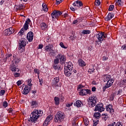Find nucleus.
<instances>
[{
    "label": "nucleus",
    "instance_id": "36",
    "mask_svg": "<svg viewBox=\"0 0 126 126\" xmlns=\"http://www.w3.org/2000/svg\"><path fill=\"white\" fill-rule=\"evenodd\" d=\"M37 102H36V101H32V108H34L35 107H37Z\"/></svg>",
    "mask_w": 126,
    "mask_h": 126
},
{
    "label": "nucleus",
    "instance_id": "30",
    "mask_svg": "<svg viewBox=\"0 0 126 126\" xmlns=\"http://www.w3.org/2000/svg\"><path fill=\"white\" fill-rule=\"evenodd\" d=\"M55 104L56 106L60 105V97L55 96L54 98Z\"/></svg>",
    "mask_w": 126,
    "mask_h": 126
},
{
    "label": "nucleus",
    "instance_id": "28",
    "mask_svg": "<svg viewBox=\"0 0 126 126\" xmlns=\"http://www.w3.org/2000/svg\"><path fill=\"white\" fill-rule=\"evenodd\" d=\"M83 119L85 126H88V125H89V119H88V118L86 117H84Z\"/></svg>",
    "mask_w": 126,
    "mask_h": 126
},
{
    "label": "nucleus",
    "instance_id": "26",
    "mask_svg": "<svg viewBox=\"0 0 126 126\" xmlns=\"http://www.w3.org/2000/svg\"><path fill=\"white\" fill-rule=\"evenodd\" d=\"M10 69L11 71H13L14 72H15L17 71V72H19V69L16 68V66L14 65H12L10 67Z\"/></svg>",
    "mask_w": 126,
    "mask_h": 126
},
{
    "label": "nucleus",
    "instance_id": "13",
    "mask_svg": "<svg viewBox=\"0 0 126 126\" xmlns=\"http://www.w3.org/2000/svg\"><path fill=\"white\" fill-rule=\"evenodd\" d=\"M31 90H32V88L26 86L25 87L22 89V93L23 94V95H27V94H28V93H29Z\"/></svg>",
    "mask_w": 126,
    "mask_h": 126
},
{
    "label": "nucleus",
    "instance_id": "51",
    "mask_svg": "<svg viewBox=\"0 0 126 126\" xmlns=\"http://www.w3.org/2000/svg\"><path fill=\"white\" fill-rule=\"evenodd\" d=\"M23 8V4H20L19 6L17 7V9H19V10H21Z\"/></svg>",
    "mask_w": 126,
    "mask_h": 126
},
{
    "label": "nucleus",
    "instance_id": "16",
    "mask_svg": "<svg viewBox=\"0 0 126 126\" xmlns=\"http://www.w3.org/2000/svg\"><path fill=\"white\" fill-rule=\"evenodd\" d=\"M106 110L107 112H109L111 115H114L115 113V110L113 109V105L112 104L106 106Z\"/></svg>",
    "mask_w": 126,
    "mask_h": 126
},
{
    "label": "nucleus",
    "instance_id": "3",
    "mask_svg": "<svg viewBox=\"0 0 126 126\" xmlns=\"http://www.w3.org/2000/svg\"><path fill=\"white\" fill-rule=\"evenodd\" d=\"M60 63V59L58 58V55L55 57V59L53 61V63L52 65V67L55 70H61L62 68L61 67V65H59Z\"/></svg>",
    "mask_w": 126,
    "mask_h": 126
},
{
    "label": "nucleus",
    "instance_id": "9",
    "mask_svg": "<svg viewBox=\"0 0 126 126\" xmlns=\"http://www.w3.org/2000/svg\"><path fill=\"white\" fill-rule=\"evenodd\" d=\"M63 14V13L62 12L59 11V10H54L52 13H51V16L53 20L55 19V18H56V19H58L61 15Z\"/></svg>",
    "mask_w": 126,
    "mask_h": 126
},
{
    "label": "nucleus",
    "instance_id": "63",
    "mask_svg": "<svg viewBox=\"0 0 126 126\" xmlns=\"http://www.w3.org/2000/svg\"><path fill=\"white\" fill-rule=\"evenodd\" d=\"M21 84H22V82H21V81H18L17 82V85H18V86H20V85H21Z\"/></svg>",
    "mask_w": 126,
    "mask_h": 126
},
{
    "label": "nucleus",
    "instance_id": "50",
    "mask_svg": "<svg viewBox=\"0 0 126 126\" xmlns=\"http://www.w3.org/2000/svg\"><path fill=\"white\" fill-rule=\"evenodd\" d=\"M100 4H101L100 0H95V5H100Z\"/></svg>",
    "mask_w": 126,
    "mask_h": 126
},
{
    "label": "nucleus",
    "instance_id": "39",
    "mask_svg": "<svg viewBox=\"0 0 126 126\" xmlns=\"http://www.w3.org/2000/svg\"><path fill=\"white\" fill-rule=\"evenodd\" d=\"M82 34H90V33H91V31L90 30H84L82 31Z\"/></svg>",
    "mask_w": 126,
    "mask_h": 126
},
{
    "label": "nucleus",
    "instance_id": "34",
    "mask_svg": "<svg viewBox=\"0 0 126 126\" xmlns=\"http://www.w3.org/2000/svg\"><path fill=\"white\" fill-rule=\"evenodd\" d=\"M42 9L43 11H46V12L48 10V8L47 7V5H46V3H42Z\"/></svg>",
    "mask_w": 126,
    "mask_h": 126
},
{
    "label": "nucleus",
    "instance_id": "10",
    "mask_svg": "<svg viewBox=\"0 0 126 126\" xmlns=\"http://www.w3.org/2000/svg\"><path fill=\"white\" fill-rule=\"evenodd\" d=\"M57 57L59 61L60 60V63L61 64H64V63H65V61H66V59L64 55L61 54H58Z\"/></svg>",
    "mask_w": 126,
    "mask_h": 126
},
{
    "label": "nucleus",
    "instance_id": "12",
    "mask_svg": "<svg viewBox=\"0 0 126 126\" xmlns=\"http://www.w3.org/2000/svg\"><path fill=\"white\" fill-rule=\"evenodd\" d=\"M95 111H98L99 113H102V112L105 111V107H104V105L102 103H100L95 106Z\"/></svg>",
    "mask_w": 126,
    "mask_h": 126
},
{
    "label": "nucleus",
    "instance_id": "55",
    "mask_svg": "<svg viewBox=\"0 0 126 126\" xmlns=\"http://www.w3.org/2000/svg\"><path fill=\"white\" fill-rule=\"evenodd\" d=\"M63 0H56L57 4H60L61 2H63Z\"/></svg>",
    "mask_w": 126,
    "mask_h": 126
},
{
    "label": "nucleus",
    "instance_id": "52",
    "mask_svg": "<svg viewBox=\"0 0 126 126\" xmlns=\"http://www.w3.org/2000/svg\"><path fill=\"white\" fill-rule=\"evenodd\" d=\"M17 72H18L16 71V72L14 73V75L15 77H19V76H20V73Z\"/></svg>",
    "mask_w": 126,
    "mask_h": 126
},
{
    "label": "nucleus",
    "instance_id": "7",
    "mask_svg": "<svg viewBox=\"0 0 126 126\" xmlns=\"http://www.w3.org/2000/svg\"><path fill=\"white\" fill-rule=\"evenodd\" d=\"M80 96H86V95H91V90L89 89H81L79 92Z\"/></svg>",
    "mask_w": 126,
    "mask_h": 126
},
{
    "label": "nucleus",
    "instance_id": "37",
    "mask_svg": "<svg viewBox=\"0 0 126 126\" xmlns=\"http://www.w3.org/2000/svg\"><path fill=\"white\" fill-rule=\"evenodd\" d=\"M25 47L19 46V51L20 52V53H23V52H24L25 51Z\"/></svg>",
    "mask_w": 126,
    "mask_h": 126
},
{
    "label": "nucleus",
    "instance_id": "33",
    "mask_svg": "<svg viewBox=\"0 0 126 126\" xmlns=\"http://www.w3.org/2000/svg\"><path fill=\"white\" fill-rule=\"evenodd\" d=\"M115 5H118V6H121L123 4L122 3V0H115Z\"/></svg>",
    "mask_w": 126,
    "mask_h": 126
},
{
    "label": "nucleus",
    "instance_id": "24",
    "mask_svg": "<svg viewBox=\"0 0 126 126\" xmlns=\"http://www.w3.org/2000/svg\"><path fill=\"white\" fill-rule=\"evenodd\" d=\"M114 17V14L112 13H109L107 17L105 18L106 21H110Z\"/></svg>",
    "mask_w": 126,
    "mask_h": 126
},
{
    "label": "nucleus",
    "instance_id": "27",
    "mask_svg": "<svg viewBox=\"0 0 126 126\" xmlns=\"http://www.w3.org/2000/svg\"><path fill=\"white\" fill-rule=\"evenodd\" d=\"M66 69H69L70 70H72V68H73V65H72V63L71 62H68L67 63V66L65 68Z\"/></svg>",
    "mask_w": 126,
    "mask_h": 126
},
{
    "label": "nucleus",
    "instance_id": "64",
    "mask_svg": "<svg viewBox=\"0 0 126 126\" xmlns=\"http://www.w3.org/2000/svg\"><path fill=\"white\" fill-rule=\"evenodd\" d=\"M8 113H12V111H13V109L12 108H9L8 110H7Z\"/></svg>",
    "mask_w": 126,
    "mask_h": 126
},
{
    "label": "nucleus",
    "instance_id": "56",
    "mask_svg": "<svg viewBox=\"0 0 126 126\" xmlns=\"http://www.w3.org/2000/svg\"><path fill=\"white\" fill-rule=\"evenodd\" d=\"M107 126H116V122H114L108 125Z\"/></svg>",
    "mask_w": 126,
    "mask_h": 126
},
{
    "label": "nucleus",
    "instance_id": "54",
    "mask_svg": "<svg viewBox=\"0 0 126 126\" xmlns=\"http://www.w3.org/2000/svg\"><path fill=\"white\" fill-rule=\"evenodd\" d=\"M121 50L126 51V44L123 45L121 47Z\"/></svg>",
    "mask_w": 126,
    "mask_h": 126
},
{
    "label": "nucleus",
    "instance_id": "31",
    "mask_svg": "<svg viewBox=\"0 0 126 126\" xmlns=\"http://www.w3.org/2000/svg\"><path fill=\"white\" fill-rule=\"evenodd\" d=\"M81 21H82V20L81 19V18H77L76 20H75L74 21H73L72 22V24H79L80 22H81Z\"/></svg>",
    "mask_w": 126,
    "mask_h": 126
},
{
    "label": "nucleus",
    "instance_id": "6",
    "mask_svg": "<svg viewBox=\"0 0 126 126\" xmlns=\"http://www.w3.org/2000/svg\"><path fill=\"white\" fill-rule=\"evenodd\" d=\"M107 36V34L104 32H99L96 35V37L98 39V41H95L96 44H98V42H100V43H102L103 41H104V39L106 38Z\"/></svg>",
    "mask_w": 126,
    "mask_h": 126
},
{
    "label": "nucleus",
    "instance_id": "22",
    "mask_svg": "<svg viewBox=\"0 0 126 126\" xmlns=\"http://www.w3.org/2000/svg\"><path fill=\"white\" fill-rule=\"evenodd\" d=\"M74 106L77 107V108H80L83 106V103L80 100H77L74 103Z\"/></svg>",
    "mask_w": 126,
    "mask_h": 126
},
{
    "label": "nucleus",
    "instance_id": "62",
    "mask_svg": "<svg viewBox=\"0 0 126 126\" xmlns=\"http://www.w3.org/2000/svg\"><path fill=\"white\" fill-rule=\"evenodd\" d=\"M68 39H69V40H72V41H73V40H74V37H73V36H72V35L68 37Z\"/></svg>",
    "mask_w": 126,
    "mask_h": 126
},
{
    "label": "nucleus",
    "instance_id": "21",
    "mask_svg": "<svg viewBox=\"0 0 126 126\" xmlns=\"http://www.w3.org/2000/svg\"><path fill=\"white\" fill-rule=\"evenodd\" d=\"M103 78L104 82H106V81L112 80V76L108 74L103 75Z\"/></svg>",
    "mask_w": 126,
    "mask_h": 126
},
{
    "label": "nucleus",
    "instance_id": "14",
    "mask_svg": "<svg viewBox=\"0 0 126 126\" xmlns=\"http://www.w3.org/2000/svg\"><path fill=\"white\" fill-rule=\"evenodd\" d=\"M27 39L29 42H32L34 39V33L32 32H29L27 35Z\"/></svg>",
    "mask_w": 126,
    "mask_h": 126
},
{
    "label": "nucleus",
    "instance_id": "8",
    "mask_svg": "<svg viewBox=\"0 0 126 126\" xmlns=\"http://www.w3.org/2000/svg\"><path fill=\"white\" fill-rule=\"evenodd\" d=\"M114 81L115 79L114 78H112L111 80L106 81L107 83L105 84V86H104L102 88L103 92H105V91H106V89L109 88V87H111V86L113 85Z\"/></svg>",
    "mask_w": 126,
    "mask_h": 126
},
{
    "label": "nucleus",
    "instance_id": "40",
    "mask_svg": "<svg viewBox=\"0 0 126 126\" xmlns=\"http://www.w3.org/2000/svg\"><path fill=\"white\" fill-rule=\"evenodd\" d=\"M34 73L37 74L38 77H39V75L40 74V70L38 69L37 68H35L34 70Z\"/></svg>",
    "mask_w": 126,
    "mask_h": 126
},
{
    "label": "nucleus",
    "instance_id": "49",
    "mask_svg": "<svg viewBox=\"0 0 126 126\" xmlns=\"http://www.w3.org/2000/svg\"><path fill=\"white\" fill-rule=\"evenodd\" d=\"M95 70V69H94V68H92V69H89V70H88V72H89V73H93V72H94V71Z\"/></svg>",
    "mask_w": 126,
    "mask_h": 126
},
{
    "label": "nucleus",
    "instance_id": "60",
    "mask_svg": "<svg viewBox=\"0 0 126 126\" xmlns=\"http://www.w3.org/2000/svg\"><path fill=\"white\" fill-rule=\"evenodd\" d=\"M84 88V86L83 85H79L78 86V89H81V88Z\"/></svg>",
    "mask_w": 126,
    "mask_h": 126
},
{
    "label": "nucleus",
    "instance_id": "38",
    "mask_svg": "<svg viewBox=\"0 0 126 126\" xmlns=\"http://www.w3.org/2000/svg\"><path fill=\"white\" fill-rule=\"evenodd\" d=\"M102 119L104 120V121H107V119H108V115L106 114H102Z\"/></svg>",
    "mask_w": 126,
    "mask_h": 126
},
{
    "label": "nucleus",
    "instance_id": "41",
    "mask_svg": "<svg viewBox=\"0 0 126 126\" xmlns=\"http://www.w3.org/2000/svg\"><path fill=\"white\" fill-rule=\"evenodd\" d=\"M78 120H79V118H78V117H77V116H75L73 119L72 123L76 124V122H77V121H78Z\"/></svg>",
    "mask_w": 126,
    "mask_h": 126
},
{
    "label": "nucleus",
    "instance_id": "44",
    "mask_svg": "<svg viewBox=\"0 0 126 126\" xmlns=\"http://www.w3.org/2000/svg\"><path fill=\"white\" fill-rule=\"evenodd\" d=\"M62 13L63 14H61V16L64 18H66V17L68 16V14H67L66 13H63V12H62Z\"/></svg>",
    "mask_w": 126,
    "mask_h": 126
},
{
    "label": "nucleus",
    "instance_id": "53",
    "mask_svg": "<svg viewBox=\"0 0 126 126\" xmlns=\"http://www.w3.org/2000/svg\"><path fill=\"white\" fill-rule=\"evenodd\" d=\"M116 126H123V123L121 122H117L116 124Z\"/></svg>",
    "mask_w": 126,
    "mask_h": 126
},
{
    "label": "nucleus",
    "instance_id": "2",
    "mask_svg": "<svg viewBox=\"0 0 126 126\" xmlns=\"http://www.w3.org/2000/svg\"><path fill=\"white\" fill-rule=\"evenodd\" d=\"M65 117L64 113L62 111H59L55 116L54 122L55 123H62L63 122Z\"/></svg>",
    "mask_w": 126,
    "mask_h": 126
},
{
    "label": "nucleus",
    "instance_id": "32",
    "mask_svg": "<svg viewBox=\"0 0 126 126\" xmlns=\"http://www.w3.org/2000/svg\"><path fill=\"white\" fill-rule=\"evenodd\" d=\"M28 82V85H26V86H28L29 87H30L31 88H32V86H33V84L31 83L32 82V79H29L27 80Z\"/></svg>",
    "mask_w": 126,
    "mask_h": 126
},
{
    "label": "nucleus",
    "instance_id": "18",
    "mask_svg": "<svg viewBox=\"0 0 126 126\" xmlns=\"http://www.w3.org/2000/svg\"><path fill=\"white\" fill-rule=\"evenodd\" d=\"M53 48H54L53 45L48 44L45 47V51H46V52H50V54H53V52H54Z\"/></svg>",
    "mask_w": 126,
    "mask_h": 126
},
{
    "label": "nucleus",
    "instance_id": "20",
    "mask_svg": "<svg viewBox=\"0 0 126 126\" xmlns=\"http://www.w3.org/2000/svg\"><path fill=\"white\" fill-rule=\"evenodd\" d=\"M64 73L66 76L69 77L72 74V70L64 68Z\"/></svg>",
    "mask_w": 126,
    "mask_h": 126
},
{
    "label": "nucleus",
    "instance_id": "5",
    "mask_svg": "<svg viewBox=\"0 0 126 126\" xmlns=\"http://www.w3.org/2000/svg\"><path fill=\"white\" fill-rule=\"evenodd\" d=\"M51 85L53 88L61 87L62 84L60 82V78L58 77L54 78L52 81Z\"/></svg>",
    "mask_w": 126,
    "mask_h": 126
},
{
    "label": "nucleus",
    "instance_id": "1",
    "mask_svg": "<svg viewBox=\"0 0 126 126\" xmlns=\"http://www.w3.org/2000/svg\"><path fill=\"white\" fill-rule=\"evenodd\" d=\"M44 113L42 110L35 109L33 110L32 112L31 113L30 115V119L29 120V122L31 123H37V121H38V119L39 118H41L43 116Z\"/></svg>",
    "mask_w": 126,
    "mask_h": 126
},
{
    "label": "nucleus",
    "instance_id": "45",
    "mask_svg": "<svg viewBox=\"0 0 126 126\" xmlns=\"http://www.w3.org/2000/svg\"><path fill=\"white\" fill-rule=\"evenodd\" d=\"M60 46H61V48H63V49H67V47L64 46L63 44V42H61L60 43Z\"/></svg>",
    "mask_w": 126,
    "mask_h": 126
},
{
    "label": "nucleus",
    "instance_id": "42",
    "mask_svg": "<svg viewBox=\"0 0 126 126\" xmlns=\"http://www.w3.org/2000/svg\"><path fill=\"white\" fill-rule=\"evenodd\" d=\"M24 31H25V30L23 28H22L19 32V35L22 36V35H23V33H24Z\"/></svg>",
    "mask_w": 126,
    "mask_h": 126
},
{
    "label": "nucleus",
    "instance_id": "48",
    "mask_svg": "<svg viewBox=\"0 0 126 126\" xmlns=\"http://www.w3.org/2000/svg\"><path fill=\"white\" fill-rule=\"evenodd\" d=\"M7 106H8V103H7V101H4L3 102V107L4 108H6V107H7Z\"/></svg>",
    "mask_w": 126,
    "mask_h": 126
},
{
    "label": "nucleus",
    "instance_id": "19",
    "mask_svg": "<svg viewBox=\"0 0 126 126\" xmlns=\"http://www.w3.org/2000/svg\"><path fill=\"white\" fill-rule=\"evenodd\" d=\"M26 42H27L26 39L23 38L20 39L19 42V46L25 47V46H26Z\"/></svg>",
    "mask_w": 126,
    "mask_h": 126
},
{
    "label": "nucleus",
    "instance_id": "11",
    "mask_svg": "<svg viewBox=\"0 0 126 126\" xmlns=\"http://www.w3.org/2000/svg\"><path fill=\"white\" fill-rule=\"evenodd\" d=\"M14 33V29L12 28H9L5 30L3 32V34L5 36H9L11 34Z\"/></svg>",
    "mask_w": 126,
    "mask_h": 126
},
{
    "label": "nucleus",
    "instance_id": "57",
    "mask_svg": "<svg viewBox=\"0 0 126 126\" xmlns=\"http://www.w3.org/2000/svg\"><path fill=\"white\" fill-rule=\"evenodd\" d=\"M98 123H99V120H96L94 122V123L93 126H97V125H98Z\"/></svg>",
    "mask_w": 126,
    "mask_h": 126
},
{
    "label": "nucleus",
    "instance_id": "59",
    "mask_svg": "<svg viewBox=\"0 0 126 126\" xmlns=\"http://www.w3.org/2000/svg\"><path fill=\"white\" fill-rule=\"evenodd\" d=\"M73 104V103L71 102L70 103H67L66 104V107H71V106H72V104Z\"/></svg>",
    "mask_w": 126,
    "mask_h": 126
},
{
    "label": "nucleus",
    "instance_id": "4",
    "mask_svg": "<svg viewBox=\"0 0 126 126\" xmlns=\"http://www.w3.org/2000/svg\"><path fill=\"white\" fill-rule=\"evenodd\" d=\"M89 107H94L96 105V100H97V95L92 94L89 98Z\"/></svg>",
    "mask_w": 126,
    "mask_h": 126
},
{
    "label": "nucleus",
    "instance_id": "43",
    "mask_svg": "<svg viewBox=\"0 0 126 126\" xmlns=\"http://www.w3.org/2000/svg\"><path fill=\"white\" fill-rule=\"evenodd\" d=\"M114 8H115V5H110L109 6L108 10H109V11H112L113 10V9H114Z\"/></svg>",
    "mask_w": 126,
    "mask_h": 126
},
{
    "label": "nucleus",
    "instance_id": "17",
    "mask_svg": "<svg viewBox=\"0 0 126 126\" xmlns=\"http://www.w3.org/2000/svg\"><path fill=\"white\" fill-rule=\"evenodd\" d=\"M30 22H31V20H30L29 18L27 19V20L26 21L25 24L23 27V28L25 30V31H27V30H28Z\"/></svg>",
    "mask_w": 126,
    "mask_h": 126
},
{
    "label": "nucleus",
    "instance_id": "15",
    "mask_svg": "<svg viewBox=\"0 0 126 126\" xmlns=\"http://www.w3.org/2000/svg\"><path fill=\"white\" fill-rule=\"evenodd\" d=\"M53 120V116L52 115H49L45 119L44 123L43 126H47L48 125H50V123Z\"/></svg>",
    "mask_w": 126,
    "mask_h": 126
},
{
    "label": "nucleus",
    "instance_id": "47",
    "mask_svg": "<svg viewBox=\"0 0 126 126\" xmlns=\"http://www.w3.org/2000/svg\"><path fill=\"white\" fill-rule=\"evenodd\" d=\"M5 94V91L4 90H2L0 91V96H3Z\"/></svg>",
    "mask_w": 126,
    "mask_h": 126
},
{
    "label": "nucleus",
    "instance_id": "46",
    "mask_svg": "<svg viewBox=\"0 0 126 126\" xmlns=\"http://www.w3.org/2000/svg\"><path fill=\"white\" fill-rule=\"evenodd\" d=\"M14 62L16 64H17V63H19V62H20V60H19V59L17 58H15L14 59Z\"/></svg>",
    "mask_w": 126,
    "mask_h": 126
},
{
    "label": "nucleus",
    "instance_id": "61",
    "mask_svg": "<svg viewBox=\"0 0 126 126\" xmlns=\"http://www.w3.org/2000/svg\"><path fill=\"white\" fill-rule=\"evenodd\" d=\"M38 79L40 83V85L42 86V84H43V79H40L39 78H38Z\"/></svg>",
    "mask_w": 126,
    "mask_h": 126
},
{
    "label": "nucleus",
    "instance_id": "58",
    "mask_svg": "<svg viewBox=\"0 0 126 126\" xmlns=\"http://www.w3.org/2000/svg\"><path fill=\"white\" fill-rule=\"evenodd\" d=\"M108 57L106 56H103L102 57V61H103L104 62H105V61H108Z\"/></svg>",
    "mask_w": 126,
    "mask_h": 126
},
{
    "label": "nucleus",
    "instance_id": "35",
    "mask_svg": "<svg viewBox=\"0 0 126 126\" xmlns=\"http://www.w3.org/2000/svg\"><path fill=\"white\" fill-rule=\"evenodd\" d=\"M94 118L98 119L100 118V117L101 116V114H100V113L99 112H95L94 114Z\"/></svg>",
    "mask_w": 126,
    "mask_h": 126
},
{
    "label": "nucleus",
    "instance_id": "23",
    "mask_svg": "<svg viewBox=\"0 0 126 126\" xmlns=\"http://www.w3.org/2000/svg\"><path fill=\"white\" fill-rule=\"evenodd\" d=\"M11 57H12V54L11 53L6 54L5 58L3 59L4 63H6L7 60L11 61L10 58Z\"/></svg>",
    "mask_w": 126,
    "mask_h": 126
},
{
    "label": "nucleus",
    "instance_id": "25",
    "mask_svg": "<svg viewBox=\"0 0 126 126\" xmlns=\"http://www.w3.org/2000/svg\"><path fill=\"white\" fill-rule=\"evenodd\" d=\"M40 27H41V30H46L47 28H48V26L46 23L42 22L40 24Z\"/></svg>",
    "mask_w": 126,
    "mask_h": 126
},
{
    "label": "nucleus",
    "instance_id": "29",
    "mask_svg": "<svg viewBox=\"0 0 126 126\" xmlns=\"http://www.w3.org/2000/svg\"><path fill=\"white\" fill-rule=\"evenodd\" d=\"M78 63H79V65H80V66H82L83 67L85 66V65H86L85 62H84V61H83V60H82V59L79 60Z\"/></svg>",
    "mask_w": 126,
    "mask_h": 126
}]
</instances>
